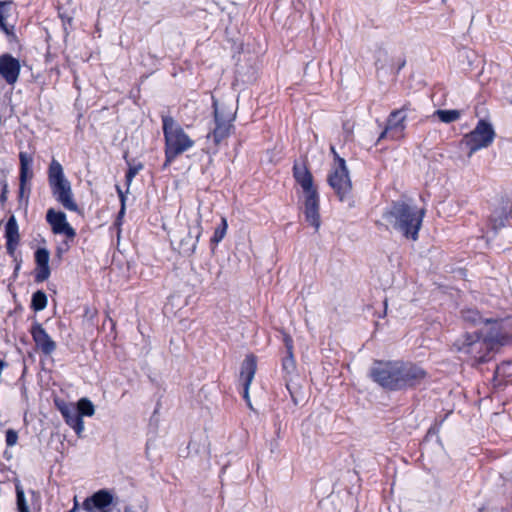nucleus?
Wrapping results in <instances>:
<instances>
[{"label": "nucleus", "mask_w": 512, "mask_h": 512, "mask_svg": "<svg viewBox=\"0 0 512 512\" xmlns=\"http://www.w3.org/2000/svg\"><path fill=\"white\" fill-rule=\"evenodd\" d=\"M24 191H25V188L22 190V188L20 187V196H21V197L23 196Z\"/></svg>", "instance_id": "nucleus-39"}, {"label": "nucleus", "mask_w": 512, "mask_h": 512, "mask_svg": "<svg viewBox=\"0 0 512 512\" xmlns=\"http://www.w3.org/2000/svg\"><path fill=\"white\" fill-rule=\"evenodd\" d=\"M46 220L50 224L53 233L64 234L70 239L75 237L76 232L67 222L66 215L63 212L51 208L47 211Z\"/></svg>", "instance_id": "nucleus-11"}, {"label": "nucleus", "mask_w": 512, "mask_h": 512, "mask_svg": "<svg viewBox=\"0 0 512 512\" xmlns=\"http://www.w3.org/2000/svg\"><path fill=\"white\" fill-rule=\"evenodd\" d=\"M77 412L79 415L91 417L95 413V407L93 403L87 398H81L77 403Z\"/></svg>", "instance_id": "nucleus-23"}, {"label": "nucleus", "mask_w": 512, "mask_h": 512, "mask_svg": "<svg viewBox=\"0 0 512 512\" xmlns=\"http://www.w3.org/2000/svg\"><path fill=\"white\" fill-rule=\"evenodd\" d=\"M33 177L31 166L20 167V182L22 190L26 188L27 182Z\"/></svg>", "instance_id": "nucleus-28"}, {"label": "nucleus", "mask_w": 512, "mask_h": 512, "mask_svg": "<svg viewBox=\"0 0 512 512\" xmlns=\"http://www.w3.org/2000/svg\"><path fill=\"white\" fill-rule=\"evenodd\" d=\"M284 341H285V346L287 348V352L288 354H291L292 353V349H293V345H292V339L291 337L285 335L284 337Z\"/></svg>", "instance_id": "nucleus-36"}, {"label": "nucleus", "mask_w": 512, "mask_h": 512, "mask_svg": "<svg viewBox=\"0 0 512 512\" xmlns=\"http://www.w3.org/2000/svg\"><path fill=\"white\" fill-rule=\"evenodd\" d=\"M235 118V112L231 109L226 111L224 108H219L215 105V122L216 127L212 134H208L207 138L213 137L214 143L217 146L224 138H226L232 127V122Z\"/></svg>", "instance_id": "nucleus-9"}, {"label": "nucleus", "mask_w": 512, "mask_h": 512, "mask_svg": "<svg viewBox=\"0 0 512 512\" xmlns=\"http://www.w3.org/2000/svg\"><path fill=\"white\" fill-rule=\"evenodd\" d=\"M15 489H16L18 511L19 512H30L22 486L19 483H17Z\"/></svg>", "instance_id": "nucleus-25"}, {"label": "nucleus", "mask_w": 512, "mask_h": 512, "mask_svg": "<svg viewBox=\"0 0 512 512\" xmlns=\"http://www.w3.org/2000/svg\"><path fill=\"white\" fill-rule=\"evenodd\" d=\"M510 212H511V209L509 208L501 215H498L496 211L492 214L491 220L494 223L493 226L495 229L504 225V221L508 218V215L510 214Z\"/></svg>", "instance_id": "nucleus-29"}, {"label": "nucleus", "mask_w": 512, "mask_h": 512, "mask_svg": "<svg viewBox=\"0 0 512 512\" xmlns=\"http://www.w3.org/2000/svg\"><path fill=\"white\" fill-rule=\"evenodd\" d=\"M331 152L335 156V163L332 172L329 175L328 182L330 186L335 190L339 200L345 201L349 199L352 190V183L345 160L338 156L334 147H331Z\"/></svg>", "instance_id": "nucleus-7"}, {"label": "nucleus", "mask_w": 512, "mask_h": 512, "mask_svg": "<svg viewBox=\"0 0 512 512\" xmlns=\"http://www.w3.org/2000/svg\"><path fill=\"white\" fill-rule=\"evenodd\" d=\"M19 158H20V167L32 166L33 159L26 152H21L19 154Z\"/></svg>", "instance_id": "nucleus-33"}, {"label": "nucleus", "mask_w": 512, "mask_h": 512, "mask_svg": "<svg viewBox=\"0 0 512 512\" xmlns=\"http://www.w3.org/2000/svg\"><path fill=\"white\" fill-rule=\"evenodd\" d=\"M6 191H7V186L4 185L3 191H2L1 196H0V200L2 202L6 200Z\"/></svg>", "instance_id": "nucleus-37"}, {"label": "nucleus", "mask_w": 512, "mask_h": 512, "mask_svg": "<svg viewBox=\"0 0 512 512\" xmlns=\"http://www.w3.org/2000/svg\"><path fill=\"white\" fill-rule=\"evenodd\" d=\"M66 423L75 430L78 436H81L84 430V421L77 410L71 406H64L60 409Z\"/></svg>", "instance_id": "nucleus-19"}, {"label": "nucleus", "mask_w": 512, "mask_h": 512, "mask_svg": "<svg viewBox=\"0 0 512 512\" xmlns=\"http://www.w3.org/2000/svg\"><path fill=\"white\" fill-rule=\"evenodd\" d=\"M496 377H510L512 376V362L505 361L502 362L496 368Z\"/></svg>", "instance_id": "nucleus-27"}, {"label": "nucleus", "mask_w": 512, "mask_h": 512, "mask_svg": "<svg viewBox=\"0 0 512 512\" xmlns=\"http://www.w3.org/2000/svg\"><path fill=\"white\" fill-rule=\"evenodd\" d=\"M50 253L46 248H39L35 252V261H36V273H35V281L43 282L47 280L50 276V267H49Z\"/></svg>", "instance_id": "nucleus-17"}, {"label": "nucleus", "mask_w": 512, "mask_h": 512, "mask_svg": "<svg viewBox=\"0 0 512 512\" xmlns=\"http://www.w3.org/2000/svg\"><path fill=\"white\" fill-rule=\"evenodd\" d=\"M142 169V164L130 166L128 172L126 174V182L128 185L132 182L133 178L138 174V172Z\"/></svg>", "instance_id": "nucleus-30"}, {"label": "nucleus", "mask_w": 512, "mask_h": 512, "mask_svg": "<svg viewBox=\"0 0 512 512\" xmlns=\"http://www.w3.org/2000/svg\"><path fill=\"white\" fill-rule=\"evenodd\" d=\"M113 496L106 490H100L85 499L83 508L87 512H110Z\"/></svg>", "instance_id": "nucleus-12"}, {"label": "nucleus", "mask_w": 512, "mask_h": 512, "mask_svg": "<svg viewBox=\"0 0 512 512\" xmlns=\"http://www.w3.org/2000/svg\"><path fill=\"white\" fill-rule=\"evenodd\" d=\"M162 121L165 139V162L163 167L167 168L176 157L191 149L195 141L172 117L165 116Z\"/></svg>", "instance_id": "nucleus-3"}, {"label": "nucleus", "mask_w": 512, "mask_h": 512, "mask_svg": "<svg viewBox=\"0 0 512 512\" xmlns=\"http://www.w3.org/2000/svg\"><path fill=\"white\" fill-rule=\"evenodd\" d=\"M48 182L55 199L67 210L78 211L71 184L64 175L62 165L52 159L48 169Z\"/></svg>", "instance_id": "nucleus-5"}, {"label": "nucleus", "mask_w": 512, "mask_h": 512, "mask_svg": "<svg viewBox=\"0 0 512 512\" xmlns=\"http://www.w3.org/2000/svg\"><path fill=\"white\" fill-rule=\"evenodd\" d=\"M124 512H146V507L143 505H141L139 508L127 506L125 507Z\"/></svg>", "instance_id": "nucleus-35"}, {"label": "nucleus", "mask_w": 512, "mask_h": 512, "mask_svg": "<svg viewBox=\"0 0 512 512\" xmlns=\"http://www.w3.org/2000/svg\"><path fill=\"white\" fill-rule=\"evenodd\" d=\"M434 116L438 117V119L443 123H452L457 121L461 117V111L453 109V110H436L434 112Z\"/></svg>", "instance_id": "nucleus-21"}, {"label": "nucleus", "mask_w": 512, "mask_h": 512, "mask_svg": "<svg viewBox=\"0 0 512 512\" xmlns=\"http://www.w3.org/2000/svg\"><path fill=\"white\" fill-rule=\"evenodd\" d=\"M5 2H6V4H8V3H10V0H6Z\"/></svg>", "instance_id": "nucleus-42"}, {"label": "nucleus", "mask_w": 512, "mask_h": 512, "mask_svg": "<svg viewBox=\"0 0 512 512\" xmlns=\"http://www.w3.org/2000/svg\"><path fill=\"white\" fill-rule=\"evenodd\" d=\"M424 213V209L405 202H397L383 214V218L388 226L415 241L418 238Z\"/></svg>", "instance_id": "nucleus-2"}, {"label": "nucleus", "mask_w": 512, "mask_h": 512, "mask_svg": "<svg viewBox=\"0 0 512 512\" xmlns=\"http://www.w3.org/2000/svg\"><path fill=\"white\" fill-rule=\"evenodd\" d=\"M32 308L41 311L47 306V296L43 291H37L32 296Z\"/></svg>", "instance_id": "nucleus-24"}, {"label": "nucleus", "mask_w": 512, "mask_h": 512, "mask_svg": "<svg viewBox=\"0 0 512 512\" xmlns=\"http://www.w3.org/2000/svg\"><path fill=\"white\" fill-rule=\"evenodd\" d=\"M387 134H390V131H386V128H385L384 131L381 133L379 140L383 139Z\"/></svg>", "instance_id": "nucleus-38"}, {"label": "nucleus", "mask_w": 512, "mask_h": 512, "mask_svg": "<svg viewBox=\"0 0 512 512\" xmlns=\"http://www.w3.org/2000/svg\"><path fill=\"white\" fill-rule=\"evenodd\" d=\"M201 214L197 213L194 218L181 223L171 234V244L179 253L190 256L197 247L202 234Z\"/></svg>", "instance_id": "nucleus-4"}, {"label": "nucleus", "mask_w": 512, "mask_h": 512, "mask_svg": "<svg viewBox=\"0 0 512 512\" xmlns=\"http://www.w3.org/2000/svg\"><path fill=\"white\" fill-rule=\"evenodd\" d=\"M294 177L297 183L301 186L304 196L316 194L317 191L313 185V177L304 165H294Z\"/></svg>", "instance_id": "nucleus-18"}, {"label": "nucleus", "mask_w": 512, "mask_h": 512, "mask_svg": "<svg viewBox=\"0 0 512 512\" xmlns=\"http://www.w3.org/2000/svg\"><path fill=\"white\" fill-rule=\"evenodd\" d=\"M409 110L410 105L405 104L402 108L394 110L390 113L387 119L386 131H390V137L392 139H400L404 137L407 111Z\"/></svg>", "instance_id": "nucleus-10"}, {"label": "nucleus", "mask_w": 512, "mask_h": 512, "mask_svg": "<svg viewBox=\"0 0 512 512\" xmlns=\"http://www.w3.org/2000/svg\"><path fill=\"white\" fill-rule=\"evenodd\" d=\"M462 317L464 321L471 323L473 325H478L481 323H489V319H483V317L480 315V313L477 310L474 309H465L462 311Z\"/></svg>", "instance_id": "nucleus-22"}, {"label": "nucleus", "mask_w": 512, "mask_h": 512, "mask_svg": "<svg viewBox=\"0 0 512 512\" xmlns=\"http://www.w3.org/2000/svg\"><path fill=\"white\" fill-rule=\"evenodd\" d=\"M227 221L225 218H222L221 225L217 227L214 231V235L211 238V241L215 244H218L225 236L227 232Z\"/></svg>", "instance_id": "nucleus-26"}, {"label": "nucleus", "mask_w": 512, "mask_h": 512, "mask_svg": "<svg viewBox=\"0 0 512 512\" xmlns=\"http://www.w3.org/2000/svg\"><path fill=\"white\" fill-rule=\"evenodd\" d=\"M372 379L385 389L402 390L420 384L426 372L419 366L403 361H378L371 369Z\"/></svg>", "instance_id": "nucleus-1"}, {"label": "nucleus", "mask_w": 512, "mask_h": 512, "mask_svg": "<svg viewBox=\"0 0 512 512\" xmlns=\"http://www.w3.org/2000/svg\"><path fill=\"white\" fill-rule=\"evenodd\" d=\"M256 368V358L253 355H248L242 363L240 379L243 381L244 386L243 397L247 401L249 407H251L249 399V387L254 379Z\"/></svg>", "instance_id": "nucleus-13"}, {"label": "nucleus", "mask_w": 512, "mask_h": 512, "mask_svg": "<svg viewBox=\"0 0 512 512\" xmlns=\"http://www.w3.org/2000/svg\"><path fill=\"white\" fill-rule=\"evenodd\" d=\"M283 369L287 373L294 372V370H295V361H294L292 353L289 354V356L284 359V361H283Z\"/></svg>", "instance_id": "nucleus-31"}, {"label": "nucleus", "mask_w": 512, "mask_h": 512, "mask_svg": "<svg viewBox=\"0 0 512 512\" xmlns=\"http://www.w3.org/2000/svg\"><path fill=\"white\" fill-rule=\"evenodd\" d=\"M69 512H77V509L76 507H74L72 510H70Z\"/></svg>", "instance_id": "nucleus-40"}, {"label": "nucleus", "mask_w": 512, "mask_h": 512, "mask_svg": "<svg viewBox=\"0 0 512 512\" xmlns=\"http://www.w3.org/2000/svg\"><path fill=\"white\" fill-rule=\"evenodd\" d=\"M5 236L7 239V250L12 254L19 242L18 225L14 216H11L6 223Z\"/></svg>", "instance_id": "nucleus-20"}, {"label": "nucleus", "mask_w": 512, "mask_h": 512, "mask_svg": "<svg viewBox=\"0 0 512 512\" xmlns=\"http://www.w3.org/2000/svg\"><path fill=\"white\" fill-rule=\"evenodd\" d=\"M117 191H118V194H119V198H120V201H121V209L118 213V219L117 221L119 222L120 219L124 216L125 214V195L124 193L122 192V190L120 189V187L117 186Z\"/></svg>", "instance_id": "nucleus-34"}, {"label": "nucleus", "mask_w": 512, "mask_h": 512, "mask_svg": "<svg viewBox=\"0 0 512 512\" xmlns=\"http://www.w3.org/2000/svg\"><path fill=\"white\" fill-rule=\"evenodd\" d=\"M304 198V214L306 221L317 231L321 224L318 193L304 196Z\"/></svg>", "instance_id": "nucleus-14"}, {"label": "nucleus", "mask_w": 512, "mask_h": 512, "mask_svg": "<svg viewBox=\"0 0 512 512\" xmlns=\"http://www.w3.org/2000/svg\"><path fill=\"white\" fill-rule=\"evenodd\" d=\"M493 342L500 343L501 340L494 334H488L483 339L478 335L467 334L462 339H459L455 345L459 351L471 355L475 360L482 362L485 361V357Z\"/></svg>", "instance_id": "nucleus-6"}, {"label": "nucleus", "mask_w": 512, "mask_h": 512, "mask_svg": "<svg viewBox=\"0 0 512 512\" xmlns=\"http://www.w3.org/2000/svg\"><path fill=\"white\" fill-rule=\"evenodd\" d=\"M20 73V63L10 55L0 56V74L9 83L14 84Z\"/></svg>", "instance_id": "nucleus-15"}, {"label": "nucleus", "mask_w": 512, "mask_h": 512, "mask_svg": "<svg viewBox=\"0 0 512 512\" xmlns=\"http://www.w3.org/2000/svg\"><path fill=\"white\" fill-rule=\"evenodd\" d=\"M495 132L491 124L480 120L474 130L466 134L462 143L469 149L468 157L476 151L488 147L494 140Z\"/></svg>", "instance_id": "nucleus-8"}, {"label": "nucleus", "mask_w": 512, "mask_h": 512, "mask_svg": "<svg viewBox=\"0 0 512 512\" xmlns=\"http://www.w3.org/2000/svg\"><path fill=\"white\" fill-rule=\"evenodd\" d=\"M18 434L15 430L9 429L6 432V443L8 446H14L17 443Z\"/></svg>", "instance_id": "nucleus-32"}, {"label": "nucleus", "mask_w": 512, "mask_h": 512, "mask_svg": "<svg viewBox=\"0 0 512 512\" xmlns=\"http://www.w3.org/2000/svg\"><path fill=\"white\" fill-rule=\"evenodd\" d=\"M33 340L37 347L46 355H50L56 349V343L47 334L45 329L40 324L33 325L31 329Z\"/></svg>", "instance_id": "nucleus-16"}, {"label": "nucleus", "mask_w": 512, "mask_h": 512, "mask_svg": "<svg viewBox=\"0 0 512 512\" xmlns=\"http://www.w3.org/2000/svg\"><path fill=\"white\" fill-rule=\"evenodd\" d=\"M286 387L290 390V385H289V383H288V382H287V384H286Z\"/></svg>", "instance_id": "nucleus-41"}]
</instances>
